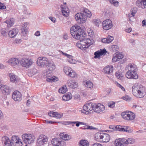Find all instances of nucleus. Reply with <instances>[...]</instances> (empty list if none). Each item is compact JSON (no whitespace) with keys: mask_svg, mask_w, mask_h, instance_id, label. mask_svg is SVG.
<instances>
[{"mask_svg":"<svg viewBox=\"0 0 146 146\" xmlns=\"http://www.w3.org/2000/svg\"><path fill=\"white\" fill-rule=\"evenodd\" d=\"M70 33L74 38L80 40L76 44V46L82 50H85L92 44V42L89 38H85L82 30L80 26H76L71 27Z\"/></svg>","mask_w":146,"mask_h":146,"instance_id":"1","label":"nucleus"},{"mask_svg":"<svg viewBox=\"0 0 146 146\" xmlns=\"http://www.w3.org/2000/svg\"><path fill=\"white\" fill-rule=\"evenodd\" d=\"M125 69L127 71L125 74L127 78L135 79L138 78V76L136 72L137 69L135 65L130 64L126 66Z\"/></svg>","mask_w":146,"mask_h":146,"instance_id":"2","label":"nucleus"},{"mask_svg":"<svg viewBox=\"0 0 146 146\" xmlns=\"http://www.w3.org/2000/svg\"><path fill=\"white\" fill-rule=\"evenodd\" d=\"M132 88V93L135 96L141 98L143 97L145 95V88L142 85L139 88L133 86Z\"/></svg>","mask_w":146,"mask_h":146,"instance_id":"3","label":"nucleus"},{"mask_svg":"<svg viewBox=\"0 0 146 146\" xmlns=\"http://www.w3.org/2000/svg\"><path fill=\"white\" fill-rule=\"evenodd\" d=\"M51 143L54 146H63L64 145V133H61L60 137L53 139Z\"/></svg>","mask_w":146,"mask_h":146,"instance_id":"4","label":"nucleus"},{"mask_svg":"<svg viewBox=\"0 0 146 146\" xmlns=\"http://www.w3.org/2000/svg\"><path fill=\"white\" fill-rule=\"evenodd\" d=\"M23 142L26 144L33 143L35 139V136L31 134H25L22 135Z\"/></svg>","mask_w":146,"mask_h":146,"instance_id":"5","label":"nucleus"},{"mask_svg":"<svg viewBox=\"0 0 146 146\" xmlns=\"http://www.w3.org/2000/svg\"><path fill=\"white\" fill-rule=\"evenodd\" d=\"M121 115L124 119L127 121L132 120L135 117V114L130 111L123 112Z\"/></svg>","mask_w":146,"mask_h":146,"instance_id":"6","label":"nucleus"},{"mask_svg":"<svg viewBox=\"0 0 146 146\" xmlns=\"http://www.w3.org/2000/svg\"><path fill=\"white\" fill-rule=\"evenodd\" d=\"M33 63V62L31 59L28 58H23L20 59V64L27 68H29Z\"/></svg>","mask_w":146,"mask_h":146,"instance_id":"7","label":"nucleus"},{"mask_svg":"<svg viewBox=\"0 0 146 146\" xmlns=\"http://www.w3.org/2000/svg\"><path fill=\"white\" fill-rule=\"evenodd\" d=\"M94 103L90 102L86 103L83 106V110H82V112L86 114H88L89 112L94 110Z\"/></svg>","mask_w":146,"mask_h":146,"instance_id":"8","label":"nucleus"},{"mask_svg":"<svg viewBox=\"0 0 146 146\" xmlns=\"http://www.w3.org/2000/svg\"><path fill=\"white\" fill-rule=\"evenodd\" d=\"M49 61L46 57H40L37 59L36 63L38 66L44 67V66H46L47 64L48 63Z\"/></svg>","mask_w":146,"mask_h":146,"instance_id":"9","label":"nucleus"},{"mask_svg":"<svg viewBox=\"0 0 146 146\" xmlns=\"http://www.w3.org/2000/svg\"><path fill=\"white\" fill-rule=\"evenodd\" d=\"M76 20L79 23H85L86 20V15L82 13H78L75 16Z\"/></svg>","mask_w":146,"mask_h":146,"instance_id":"10","label":"nucleus"},{"mask_svg":"<svg viewBox=\"0 0 146 146\" xmlns=\"http://www.w3.org/2000/svg\"><path fill=\"white\" fill-rule=\"evenodd\" d=\"M48 137L43 135H40L37 140L36 145H41L46 144L48 141Z\"/></svg>","mask_w":146,"mask_h":146,"instance_id":"11","label":"nucleus"},{"mask_svg":"<svg viewBox=\"0 0 146 146\" xmlns=\"http://www.w3.org/2000/svg\"><path fill=\"white\" fill-rule=\"evenodd\" d=\"M103 29L106 30L111 29L113 26L112 21L110 19H107L102 22Z\"/></svg>","mask_w":146,"mask_h":146,"instance_id":"12","label":"nucleus"},{"mask_svg":"<svg viewBox=\"0 0 146 146\" xmlns=\"http://www.w3.org/2000/svg\"><path fill=\"white\" fill-rule=\"evenodd\" d=\"M64 72L66 75L72 78H76L77 76V74L75 72L69 67L65 68Z\"/></svg>","mask_w":146,"mask_h":146,"instance_id":"13","label":"nucleus"},{"mask_svg":"<svg viewBox=\"0 0 146 146\" xmlns=\"http://www.w3.org/2000/svg\"><path fill=\"white\" fill-rule=\"evenodd\" d=\"M12 143L15 146H22V143L18 136L14 135L12 137Z\"/></svg>","mask_w":146,"mask_h":146,"instance_id":"14","label":"nucleus"},{"mask_svg":"<svg viewBox=\"0 0 146 146\" xmlns=\"http://www.w3.org/2000/svg\"><path fill=\"white\" fill-rule=\"evenodd\" d=\"M94 110L95 112L99 113L104 110V106L101 104L99 103L97 104L94 103Z\"/></svg>","mask_w":146,"mask_h":146,"instance_id":"15","label":"nucleus"},{"mask_svg":"<svg viewBox=\"0 0 146 146\" xmlns=\"http://www.w3.org/2000/svg\"><path fill=\"white\" fill-rule=\"evenodd\" d=\"M12 98L15 101H19L21 99V93L19 91H14L12 94Z\"/></svg>","mask_w":146,"mask_h":146,"instance_id":"16","label":"nucleus"},{"mask_svg":"<svg viewBox=\"0 0 146 146\" xmlns=\"http://www.w3.org/2000/svg\"><path fill=\"white\" fill-rule=\"evenodd\" d=\"M20 60L16 58H12L9 59V63L12 66H15L19 64H20Z\"/></svg>","mask_w":146,"mask_h":146,"instance_id":"17","label":"nucleus"},{"mask_svg":"<svg viewBox=\"0 0 146 146\" xmlns=\"http://www.w3.org/2000/svg\"><path fill=\"white\" fill-rule=\"evenodd\" d=\"M2 142L5 144V146H12V143L8 137H4L2 138Z\"/></svg>","mask_w":146,"mask_h":146,"instance_id":"18","label":"nucleus"},{"mask_svg":"<svg viewBox=\"0 0 146 146\" xmlns=\"http://www.w3.org/2000/svg\"><path fill=\"white\" fill-rule=\"evenodd\" d=\"M18 32V29L14 28L9 31L8 35L11 38H13L17 35Z\"/></svg>","mask_w":146,"mask_h":146,"instance_id":"19","label":"nucleus"},{"mask_svg":"<svg viewBox=\"0 0 146 146\" xmlns=\"http://www.w3.org/2000/svg\"><path fill=\"white\" fill-rule=\"evenodd\" d=\"M63 113L61 114L59 113L54 112L51 111L48 113V115L51 117H56L58 118H60L63 116Z\"/></svg>","mask_w":146,"mask_h":146,"instance_id":"20","label":"nucleus"},{"mask_svg":"<svg viewBox=\"0 0 146 146\" xmlns=\"http://www.w3.org/2000/svg\"><path fill=\"white\" fill-rule=\"evenodd\" d=\"M1 89L2 93L5 95H8L9 94L10 89L8 86L6 85H2L1 86Z\"/></svg>","mask_w":146,"mask_h":146,"instance_id":"21","label":"nucleus"},{"mask_svg":"<svg viewBox=\"0 0 146 146\" xmlns=\"http://www.w3.org/2000/svg\"><path fill=\"white\" fill-rule=\"evenodd\" d=\"M64 56L67 58V60L69 63L72 64L75 63V60L73 58V56L72 55L64 53Z\"/></svg>","mask_w":146,"mask_h":146,"instance_id":"22","label":"nucleus"},{"mask_svg":"<svg viewBox=\"0 0 146 146\" xmlns=\"http://www.w3.org/2000/svg\"><path fill=\"white\" fill-rule=\"evenodd\" d=\"M46 67L50 71H52L55 68V66L54 62L50 61H49Z\"/></svg>","mask_w":146,"mask_h":146,"instance_id":"23","label":"nucleus"},{"mask_svg":"<svg viewBox=\"0 0 146 146\" xmlns=\"http://www.w3.org/2000/svg\"><path fill=\"white\" fill-rule=\"evenodd\" d=\"M9 76L11 82H17L18 81V78L17 76H16L13 73H11L9 74Z\"/></svg>","mask_w":146,"mask_h":146,"instance_id":"24","label":"nucleus"},{"mask_svg":"<svg viewBox=\"0 0 146 146\" xmlns=\"http://www.w3.org/2000/svg\"><path fill=\"white\" fill-rule=\"evenodd\" d=\"M113 39L114 38L113 36H108L107 38L102 39V41L103 43L108 44L111 42Z\"/></svg>","mask_w":146,"mask_h":146,"instance_id":"25","label":"nucleus"},{"mask_svg":"<svg viewBox=\"0 0 146 146\" xmlns=\"http://www.w3.org/2000/svg\"><path fill=\"white\" fill-rule=\"evenodd\" d=\"M113 67L112 66H107L105 67L103 69V71L105 74H109L112 72L113 70Z\"/></svg>","mask_w":146,"mask_h":146,"instance_id":"26","label":"nucleus"},{"mask_svg":"<svg viewBox=\"0 0 146 146\" xmlns=\"http://www.w3.org/2000/svg\"><path fill=\"white\" fill-rule=\"evenodd\" d=\"M110 135L107 133H103L102 141L101 142L107 143L109 142L110 139Z\"/></svg>","mask_w":146,"mask_h":146,"instance_id":"27","label":"nucleus"},{"mask_svg":"<svg viewBox=\"0 0 146 146\" xmlns=\"http://www.w3.org/2000/svg\"><path fill=\"white\" fill-rule=\"evenodd\" d=\"M103 133L99 132L96 133L94 135V137L96 140L98 141L101 142L102 141V138Z\"/></svg>","mask_w":146,"mask_h":146,"instance_id":"28","label":"nucleus"},{"mask_svg":"<svg viewBox=\"0 0 146 146\" xmlns=\"http://www.w3.org/2000/svg\"><path fill=\"white\" fill-rule=\"evenodd\" d=\"M68 86L70 88L74 89L77 87L78 83L76 82L69 81L67 82Z\"/></svg>","mask_w":146,"mask_h":146,"instance_id":"29","label":"nucleus"},{"mask_svg":"<svg viewBox=\"0 0 146 146\" xmlns=\"http://www.w3.org/2000/svg\"><path fill=\"white\" fill-rule=\"evenodd\" d=\"M82 12H83L84 13H83L85 15H86V17H88L89 18L91 16L92 14L91 13L88 9L86 8H83L82 9Z\"/></svg>","mask_w":146,"mask_h":146,"instance_id":"30","label":"nucleus"},{"mask_svg":"<svg viewBox=\"0 0 146 146\" xmlns=\"http://www.w3.org/2000/svg\"><path fill=\"white\" fill-rule=\"evenodd\" d=\"M144 1V0H137L136 2L137 5L142 9L145 8Z\"/></svg>","mask_w":146,"mask_h":146,"instance_id":"31","label":"nucleus"},{"mask_svg":"<svg viewBox=\"0 0 146 146\" xmlns=\"http://www.w3.org/2000/svg\"><path fill=\"white\" fill-rule=\"evenodd\" d=\"M89 145L88 142L85 139L81 140L79 143V146H89Z\"/></svg>","mask_w":146,"mask_h":146,"instance_id":"32","label":"nucleus"},{"mask_svg":"<svg viewBox=\"0 0 146 146\" xmlns=\"http://www.w3.org/2000/svg\"><path fill=\"white\" fill-rule=\"evenodd\" d=\"M137 11V9L136 8H133L131 9L130 11V13H129L128 15V17H130L131 15L134 16L135 14Z\"/></svg>","mask_w":146,"mask_h":146,"instance_id":"33","label":"nucleus"},{"mask_svg":"<svg viewBox=\"0 0 146 146\" xmlns=\"http://www.w3.org/2000/svg\"><path fill=\"white\" fill-rule=\"evenodd\" d=\"M58 80L57 78L55 76L48 77L46 79V80L47 82H56Z\"/></svg>","mask_w":146,"mask_h":146,"instance_id":"34","label":"nucleus"},{"mask_svg":"<svg viewBox=\"0 0 146 146\" xmlns=\"http://www.w3.org/2000/svg\"><path fill=\"white\" fill-rule=\"evenodd\" d=\"M72 98V96L70 92H68L64 94V101H68Z\"/></svg>","mask_w":146,"mask_h":146,"instance_id":"35","label":"nucleus"},{"mask_svg":"<svg viewBox=\"0 0 146 146\" xmlns=\"http://www.w3.org/2000/svg\"><path fill=\"white\" fill-rule=\"evenodd\" d=\"M62 53L63 55H64V52L60 51L57 50L55 52V54L53 55L54 56L58 58H60L61 56V54Z\"/></svg>","mask_w":146,"mask_h":146,"instance_id":"36","label":"nucleus"},{"mask_svg":"<svg viewBox=\"0 0 146 146\" xmlns=\"http://www.w3.org/2000/svg\"><path fill=\"white\" fill-rule=\"evenodd\" d=\"M14 21V19L13 18H11L9 20H6L5 21V23L7 24L8 26H11L13 25Z\"/></svg>","mask_w":146,"mask_h":146,"instance_id":"37","label":"nucleus"},{"mask_svg":"<svg viewBox=\"0 0 146 146\" xmlns=\"http://www.w3.org/2000/svg\"><path fill=\"white\" fill-rule=\"evenodd\" d=\"M22 33L24 36H26L28 32V29L25 27V25H23L21 29Z\"/></svg>","mask_w":146,"mask_h":146,"instance_id":"38","label":"nucleus"},{"mask_svg":"<svg viewBox=\"0 0 146 146\" xmlns=\"http://www.w3.org/2000/svg\"><path fill=\"white\" fill-rule=\"evenodd\" d=\"M115 75L117 78L120 80L123 79L124 78L121 73L119 72H116Z\"/></svg>","mask_w":146,"mask_h":146,"instance_id":"39","label":"nucleus"},{"mask_svg":"<svg viewBox=\"0 0 146 146\" xmlns=\"http://www.w3.org/2000/svg\"><path fill=\"white\" fill-rule=\"evenodd\" d=\"M8 31L7 29L3 28L1 30V34L3 36H5L7 35L8 34Z\"/></svg>","mask_w":146,"mask_h":146,"instance_id":"40","label":"nucleus"},{"mask_svg":"<svg viewBox=\"0 0 146 146\" xmlns=\"http://www.w3.org/2000/svg\"><path fill=\"white\" fill-rule=\"evenodd\" d=\"M70 10L68 8L64 6V17H68L69 15Z\"/></svg>","mask_w":146,"mask_h":146,"instance_id":"41","label":"nucleus"},{"mask_svg":"<svg viewBox=\"0 0 146 146\" xmlns=\"http://www.w3.org/2000/svg\"><path fill=\"white\" fill-rule=\"evenodd\" d=\"M60 8L61 13H60L57 15L58 17L59 18L62 17V16H64V7L63 5H61L60 6Z\"/></svg>","mask_w":146,"mask_h":146,"instance_id":"42","label":"nucleus"},{"mask_svg":"<svg viewBox=\"0 0 146 146\" xmlns=\"http://www.w3.org/2000/svg\"><path fill=\"white\" fill-rule=\"evenodd\" d=\"M85 86L88 88H92L93 86V84L90 81H87L86 82Z\"/></svg>","mask_w":146,"mask_h":146,"instance_id":"43","label":"nucleus"},{"mask_svg":"<svg viewBox=\"0 0 146 146\" xmlns=\"http://www.w3.org/2000/svg\"><path fill=\"white\" fill-rule=\"evenodd\" d=\"M128 145L127 139H121V146H127Z\"/></svg>","mask_w":146,"mask_h":146,"instance_id":"44","label":"nucleus"},{"mask_svg":"<svg viewBox=\"0 0 146 146\" xmlns=\"http://www.w3.org/2000/svg\"><path fill=\"white\" fill-rule=\"evenodd\" d=\"M121 139H116L114 142V144L116 146H121Z\"/></svg>","mask_w":146,"mask_h":146,"instance_id":"45","label":"nucleus"},{"mask_svg":"<svg viewBox=\"0 0 146 146\" xmlns=\"http://www.w3.org/2000/svg\"><path fill=\"white\" fill-rule=\"evenodd\" d=\"M110 3L113 5L114 6L117 7L118 6L119 2L118 1L114 0H109Z\"/></svg>","mask_w":146,"mask_h":146,"instance_id":"46","label":"nucleus"},{"mask_svg":"<svg viewBox=\"0 0 146 146\" xmlns=\"http://www.w3.org/2000/svg\"><path fill=\"white\" fill-rule=\"evenodd\" d=\"M101 21L99 19H94L93 20V23L96 26L98 27L101 23Z\"/></svg>","mask_w":146,"mask_h":146,"instance_id":"47","label":"nucleus"},{"mask_svg":"<svg viewBox=\"0 0 146 146\" xmlns=\"http://www.w3.org/2000/svg\"><path fill=\"white\" fill-rule=\"evenodd\" d=\"M124 131H125L127 133H131L133 131V130L128 126H124Z\"/></svg>","mask_w":146,"mask_h":146,"instance_id":"48","label":"nucleus"},{"mask_svg":"<svg viewBox=\"0 0 146 146\" xmlns=\"http://www.w3.org/2000/svg\"><path fill=\"white\" fill-rule=\"evenodd\" d=\"M115 130H117L120 131H124V127H123L122 126L117 125L116 126Z\"/></svg>","mask_w":146,"mask_h":146,"instance_id":"49","label":"nucleus"},{"mask_svg":"<svg viewBox=\"0 0 146 146\" xmlns=\"http://www.w3.org/2000/svg\"><path fill=\"white\" fill-rule=\"evenodd\" d=\"M128 144L133 143L135 142V139L133 138H129L127 140Z\"/></svg>","mask_w":146,"mask_h":146,"instance_id":"50","label":"nucleus"},{"mask_svg":"<svg viewBox=\"0 0 146 146\" xmlns=\"http://www.w3.org/2000/svg\"><path fill=\"white\" fill-rule=\"evenodd\" d=\"M95 56L94 58H97L101 56L100 51H98L94 52V54Z\"/></svg>","mask_w":146,"mask_h":146,"instance_id":"51","label":"nucleus"},{"mask_svg":"<svg viewBox=\"0 0 146 146\" xmlns=\"http://www.w3.org/2000/svg\"><path fill=\"white\" fill-rule=\"evenodd\" d=\"M96 128L91 126L89 125H86L84 127V128H83L84 129H89L90 130L95 129Z\"/></svg>","mask_w":146,"mask_h":146,"instance_id":"52","label":"nucleus"},{"mask_svg":"<svg viewBox=\"0 0 146 146\" xmlns=\"http://www.w3.org/2000/svg\"><path fill=\"white\" fill-rule=\"evenodd\" d=\"M71 138V137L68 135L67 134L64 135V141H68Z\"/></svg>","mask_w":146,"mask_h":146,"instance_id":"53","label":"nucleus"},{"mask_svg":"<svg viewBox=\"0 0 146 146\" xmlns=\"http://www.w3.org/2000/svg\"><path fill=\"white\" fill-rule=\"evenodd\" d=\"M115 106V102H113L109 103L108 104V106L111 108H113Z\"/></svg>","mask_w":146,"mask_h":146,"instance_id":"54","label":"nucleus"},{"mask_svg":"<svg viewBox=\"0 0 146 146\" xmlns=\"http://www.w3.org/2000/svg\"><path fill=\"white\" fill-rule=\"evenodd\" d=\"M119 60L116 55L114 54L112 59V62H115Z\"/></svg>","mask_w":146,"mask_h":146,"instance_id":"55","label":"nucleus"},{"mask_svg":"<svg viewBox=\"0 0 146 146\" xmlns=\"http://www.w3.org/2000/svg\"><path fill=\"white\" fill-rule=\"evenodd\" d=\"M115 54L117 56V57L119 60V59H122L123 57V55L120 53H118Z\"/></svg>","mask_w":146,"mask_h":146,"instance_id":"56","label":"nucleus"},{"mask_svg":"<svg viewBox=\"0 0 146 146\" xmlns=\"http://www.w3.org/2000/svg\"><path fill=\"white\" fill-rule=\"evenodd\" d=\"M22 41L21 39H16L14 41L15 44H18L20 43Z\"/></svg>","mask_w":146,"mask_h":146,"instance_id":"57","label":"nucleus"},{"mask_svg":"<svg viewBox=\"0 0 146 146\" xmlns=\"http://www.w3.org/2000/svg\"><path fill=\"white\" fill-rule=\"evenodd\" d=\"M111 48L113 51H117L118 50V47L117 45H112L111 46Z\"/></svg>","mask_w":146,"mask_h":146,"instance_id":"58","label":"nucleus"},{"mask_svg":"<svg viewBox=\"0 0 146 146\" xmlns=\"http://www.w3.org/2000/svg\"><path fill=\"white\" fill-rule=\"evenodd\" d=\"M109 128L110 129H112V130H106V132H107V131H110L111 132V131H113V130H115V129H116V126H114V125H110L109 126Z\"/></svg>","mask_w":146,"mask_h":146,"instance_id":"59","label":"nucleus"},{"mask_svg":"<svg viewBox=\"0 0 146 146\" xmlns=\"http://www.w3.org/2000/svg\"><path fill=\"white\" fill-rule=\"evenodd\" d=\"M58 92L60 93H61L62 94H64V86L59 89Z\"/></svg>","mask_w":146,"mask_h":146,"instance_id":"60","label":"nucleus"},{"mask_svg":"<svg viewBox=\"0 0 146 146\" xmlns=\"http://www.w3.org/2000/svg\"><path fill=\"white\" fill-rule=\"evenodd\" d=\"M117 86L119 88H121L123 91H125V89L123 87L121 84H120L119 83H117Z\"/></svg>","mask_w":146,"mask_h":146,"instance_id":"61","label":"nucleus"},{"mask_svg":"<svg viewBox=\"0 0 146 146\" xmlns=\"http://www.w3.org/2000/svg\"><path fill=\"white\" fill-rule=\"evenodd\" d=\"M49 19L52 22L54 23L56 22V19L54 17H49Z\"/></svg>","mask_w":146,"mask_h":146,"instance_id":"62","label":"nucleus"},{"mask_svg":"<svg viewBox=\"0 0 146 146\" xmlns=\"http://www.w3.org/2000/svg\"><path fill=\"white\" fill-rule=\"evenodd\" d=\"M72 123L76 124V126L77 127H79L80 125V121H72Z\"/></svg>","mask_w":146,"mask_h":146,"instance_id":"63","label":"nucleus"},{"mask_svg":"<svg viewBox=\"0 0 146 146\" xmlns=\"http://www.w3.org/2000/svg\"><path fill=\"white\" fill-rule=\"evenodd\" d=\"M101 55H102L104 54H106L107 52L106 50L105 49H103L100 51Z\"/></svg>","mask_w":146,"mask_h":146,"instance_id":"64","label":"nucleus"}]
</instances>
